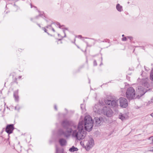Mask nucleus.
I'll return each instance as SVG.
<instances>
[{"label": "nucleus", "mask_w": 153, "mask_h": 153, "mask_svg": "<svg viewBox=\"0 0 153 153\" xmlns=\"http://www.w3.org/2000/svg\"><path fill=\"white\" fill-rule=\"evenodd\" d=\"M61 125L66 130L65 131L62 129H59L58 131L59 136L63 135L64 137L68 138L72 133V137L80 140L83 139L86 135V132L84 128L82 121H80L77 126L72 121L64 120L62 121Z\"/></svg>", "instance_id": "f257e3e1"}, {"label": "nucleus", "mask_w": 153, "mask_h": 153, "mask_svg": "<svg viewBox=\"0 0 153 153\" xmlns=\"http://www.w3.org/2000/svg\"><path fill=\"white\" fill-rule=\"evenodd\" d=\"M105 120L104 118L101 117H94V120H93L90 116H86L85 117L84 121L83 122L85 130L88 131H91L93 126L94 121L96 126H99L100 125L101 123L102 122L105 121Z\"/></svg>", "instance_id": "f03ea898"}, {"label": "nucleus", "mask_w": 153, "mask_h": 153, "mask_svg": "<svg viewBox=\"0 0 153 153\" xmlns=\"http://www.w3.org/2000/svg\"><path fill=\"white\" fill-rule=\"evenodd\" d=\"M148 78H145L141 79L140 82V84L142 86H138L137 90V93L136 94L137 97H140L143 96L147 91L146 89L143 86L146 88L148 87L149 84L148 83Z\"/></svg>", "instance_id": "7ed1b4c3"}, {"label": "nucleus", "mask_w": 153, "mask_h": 153, "mask_svg": "<svg viewBox=\"0 0 153 153\" xmlns=\"http://www.w3.org/2000/svg\"><path fill=\"white\" fill-rule=\"evenodd\" d=\"M135 94V90L132 87H130L127 89L126 95L128 100H131L136 98Z\"/></svg>", "instance_id": "20e7f679"}, {"label": "nucleus", "mask_w": 153, "mask_h": 153, "mask_svg": "<svg viewBox=\"0 0 153 153\" xmlns=\"http://www.w3.org/2000/svg\"><path fill=\"white\" fill-rule=\"evenodd\" d=\"M101 112L108 117H111L113 114L112 110L109 107L105 106L101 110Z\"/></svg>", "instance_id": "39448f33"}, {"label": "nucleus", "mask_w": 153, "mask_h": 153, "mask_svg": "<svg viewBox=\"0 0 153 153\" xmlns=\"http://www.w3.org/2000/svg\"><path fill=\"white\" fill-rule=\"evenodd\" d=\"M105 102L107 105H110L112 107L117 109L118 107V100H105Z\"/></svg>", "instance_id": "423d86ee"}, {"label": "nucleus", "mask_w": 153, "mask_h": 153, "mask_svg": "<svg viewBox=\"0 0 153 153\" xmlns=\"http://www.w3.org/2000/svg\"><path fill=\"white\" fill-rule=\"evenodd\" d=\"M119 101L120 106L123 108H126L128 106V103L127 100L123 97L119 99Z\"/></svg>", "instance_id": "0eeeda50"}, {"label": "nucleus", "mask_w": 153, "mask_h": 153, "mask_svg": "<svg viewBox=\"0 0 153 153\" xmlns=\"http://www.w3.org/2000/svg\"><path fill=\"white\" fill-rule=\"evenodd\" d=\"M14 128V125L13 124H10L7 125L5 128V131L8 134V136L10 134L13 133Z\"/></svg>", "instance_id": "6e6552de"}, {"label": "nucleus", "mask_w": 153, "mask_h": 153, "mask_svg": "<svg viewBox=\"0 0 153 153\" xmlns=\"http://www.w3.org/2000/svg\"><path fill=\"white\" fill-rule=\"evenodd\" d=\"M59 143L61 146H63L66 145L67 141L65 139L62 138L59 139Z\"/></svg>", "instance_id": "1a4fd4ad"}, {"label": "nucleus", "mask_w": 153, "mask_h": 153, "mask_svg": "<svg viewBox=\"0 0 153 153\" xmlns=\"http://www.w3.org/2000/svg\"><path fill=\"white\" fill-rule=\"evenodd\" d=\"M18 90L14 91L13 93V97L15 98V100L18 101L19 100V96L18 95Z\"/></svg>", "instance_id": "9d476101"}, {"label": "nucleus", "mask_w": 153, "mask_h": 153, "mask_svg": "<svg viewBox=\"0 0 153 153\" xmlns=\"http://www.w3.org/2000/svg\"><path fill=\"white\" fill-rule=\"evenodd\" d=\"M116 9L119 12H121L123 10L122 6L120 5L119 4H117L116 6Z\"/></svg>", "instance_id": "9b49d317"}, {"label": "nucleus", "mask_w": 153, "mask_h": 153, "mask_svg": "<svg viewBox=\"0 0 153 153\" xmlns=\"http://www.w3.org/2000/svg\"><path fill=\"white\" fill-rule=\"evenodd\" d=\"M78 150V149L76 147H75L74 146H73L72 147L69 149V151L71 152H74V151H76Z\"/></svg>", "instance_id": "f8f14e48"}, {"label": "nucleus", "mask_w": 153, "mask_h": 153, "mask_svg": "<svg viewBox=\"0 0 153 153\" xmlns=\"http://www.w3.org/2000/svg\"><path fill=\"white\" fill-rule=\"evenodd\" d=\"M89 143V145L88 146V147H91L92 146H93V145H94V140L93 139H92L91 140H90L88 141Z\"/></svg>", "instance_id": "ddd939ff"}, {"label": "nucleus", "mask_w": 153, "mask_h": 153, "mask_svg": "<svg viewBox=\"0 0 153 153\" xmlns=\"http://www.w3.org/2000/svg\"><path fill=\"white\" fill-rule=\"evenodd\" d=\"M119 118L121 119L123 121L124 120L126 119L125 115L124 114H121L119 115Z\"/></svg>", "instance_id": "4468645a"}, {"label": "nucleus", "mask_w": 153, "mask_h": 153, "mask_svg": "<svg viewBox=\"0 0 153 153\" xmlns=\"http://www.w3.org/2000/svg\"><path fill=\"white\" fill-rule=\"evenodd\" d=\"M148 139L150 141V144H153V136L150 137Z\"/></svg>", "instance_id": "2eb2a0df"}, {"label": "nucleus", "mask_w": 153, "mask_h": 153, "mask_svg": "<svg viewBox=\"0 0 153 153\" xmlns=\"http://www.w3.org/2000/svg\"><path fill=\"white\" fill-rule=\"evenodd\" d=\"M150 79L153 80V71H152L150 74Z\"/></svg>", "instance_id": "dca6fc26"}, {"label": "nucleus", "mask_w": 153, "mask_h": 153, "mask_svg": "<svg viewBox=\"0 0 153 153\" xmlns=\"http://www.w3.org/2000/svg\"><path fill=\"white\" fill-rule=\"evenodd\" d=\"M153 103V97L152 98L150 101L148 102V103L150 104Z\"/></svg>", "instance_id": "f3484780"}, {"label": "nucleus", "mask_w": 153, "mask_h": 153, "mask_svg": "<svg viewBox=\"0 0 153 153\" xmlns=\"http://www.w3.org/2000/svg\"><path fill=\"white\" fill-rule=\"evenodd\" d=\"M56 24L57 25H59V28H61V27L62 26H63V25H62V26L61 25H60V23H59V22H56Z\"/></svg>", "instance_id": "a211bd4d"}, {"label": "nucleus", "mask_w": 153, "mask_h": 153, "mask_svg": "<svg viewBox=\"0 0 153 153\" xmlns=\"http://www.w3.org/2000/svg\"><path fill=\"white\" fill-rule=\"evenodd\" d=\"M42 29L45 32L47 33L48 34H49V33L48 32H47V30L45 29V27H43L42 28Z\"/></svg>", "instance_id": "6ab92c4d"}, {"label": "nucleus", "mask_w": 153, "mask_h": 153, "mask_svg": "<svg viewBox=\"0 0 153 153\" xmlns=\"http://www.w3.org/2000/svg\"><path fill=\"white\" fill-rule=\"evenodd\" d=\"M94 66H97V62L95 60H94Z\"/></svg>", "instance_id": "aec40b11"}, {"label": "nucleus", "mask_w": 153, "mask_h": 153, "mask_svg": "<svg viewBox=\"0 0 153 153\" xmlns=\"http://www.w3.org/2000/svg\"><path fill=\"white\" fill-rule=\"evenodd\" d=\"M127 40V38L126 37H123L122 38V40L123 41H126Z\"/></svg>", "instance_id": "412c9836"}, {"label": "nucleus", "mask_w": 153, "mask_h": 153, "mask_svg": "<svg viewBox=\"0 0 153 153\" xmlns=\"http://www.w3.org/2000/svg\"><path fill=\"white\" fill-rule=\"evenodd\" d=\"M53 23H52L51 24H52ZM49 27H52V24H51V25H49L47 26L46 27V28H48Z\"/></svg>", "instance_id": "4be33fe9"}, {"label": "nucleus", "mask_w": 153, "mask_h": 153, "mask_svg": "<svg viewBox=\"0 0 153 153\" xmlns=\"http://www.w3.org/2000/svg\"><path fill=\"white\" fill-rule=\"evenodd\" d=\"M127 38L128 39H130V40H132L133 39L132 37L131 36H128Z\"/></svg>", "instance_id": "5701e85b"}, {"label": "nucleus", "mask_w": 153, "mask_h": 153, "mask_svg": "<svg viewBox=\"0 0 153 153\" xmlns=\"http://www.w3.org/2000/svg\"><path fill=\"white\" fill-rule=\"evenodd\" d=\"M42 15H41V14H39L38 16H36L35 17V18L36 19H38L39 16H41Z\"/></svg>", "instance_id": "b1692460"}, {"label": "nucleus", "mask_w": 153, "mask_h": 153, "mask_svg": "<svg viewBox=\"0 0 153 153\" xmlns=\"http://www.w3.org/2000/svg\"><path fill=\"white\" fill-rule=\"evenodd\" d=\"M149 151L153 152V147H151L150 148V149L149 150Z\"/></svg>", "instance_id": "393cba45"}, {"label": "nucleus", "mask_w": 153, "mask_h": 153, "mask_svg": "<svg viewBox=\"0 0 153 153\" xmlns=\"http://www.w3.org/2000/svg\"><path fill=\"white\" fill-rule=\"evenodd\" d=\"M63 32H64V33L65 34V36H64V37H65L66 36V34H65V30L64 29L63 30Z\"/></svg>", "instance_id": "a878e982"}, {"label": "nucleus", "mask_w": 153, "mask_h": 153, "mask_svg": "<svg viewBox=\"0 0 153 153\" xmlns=\"http://www.w3.org/2000/svg\"><path fill=\"white\" fill-rule=\"evenodd\" d=\"M54 108L56 110H57V107H56V105H54Z\"/></svg>", "instance_id": "bb28decb"}, {"label": "nucleus", "mask_w": 153, "mask_h": 153, "mask_svg": "<svg viewBox=\"0 0 153 153\" xmlns=\"http://www.w3.org/2000/svg\"><path fill=\"white\" fill-rule=\"evenodd\" d=\"M51 28H52V31H53L54 32H55V30L54 29V28H53L52 27H51Z\"/></svg>", "instance_id": "cd10ccee"}, {"label": "nucleus", "mask_w": 153, "mask_h": 153, "mask_svg": "<svg viewBox=\"0 0 153 153\" xmlns=\"http://www.w3.org/2000/svg\"><path fill=\"white\" fill-rule=\"evenodd\" d=\"M84 105L83 104H81V108H82V105Z\"/></svg>", "instance_id": "c85d7f7f"}, {"label": "nucleus", "mask_w": 153, "mask_h": 153, "mask_svg": "<svg viewBox=\"0 0 153 153\" xmlns=\"http://www.w3.org/2000/svg\"><path fill=\"white\" fill-rule=\"evenodd\" d=\"M79 36V37H80V38H81L82 37L81 35H79V36Z\"/></svg>", "instance_id": "c756f323"}, {"label": "nucleus", "mask_w": 153, "mask_h": 153, "mask_svg": "<svg viewBox=\"0 0 153 153\" xmlns=\"http://www.w3.org/2000/svg\"><path fill=\"white\" fill-rule=\"evenodd\" d=\"M151 115L152 117H153V113H152L151 114Z\"/></svg>", "instance_id": "7c9ffc66"}, {"label": "nucleus", "mask_w": 153, "mask_h": 153, "mask_svg": "<svg viewBox=\"0 0 153 153\" xmlns=\"http://www.w3.org/2000/svg\"><path fill=\"white\" fill-rule=\"evenodd\" d=\"M37 25H38V26L39 27H41V26H40V25L39 24H37Z\"/></svg>", "instance_id": "2f4dec72"}, {"label": "nucleus", "mask_w": 153, "mask_h": 153, "mask_svg": "<svg viewBox=\"0 0 153 153\" xmlns=\"http://www.w3.org/2000/svg\"><path fill=\"white\" fill-rule=\"evenodd\" d=\"M21 77H22V76H19V79H20V78H21Z\"/></svg>", "instance_id": "473e14b6"}, {"label": "nucleus", "mask_w": 153, "mask_h": 153, "mask_svg": "<svg viewBox=\"0 0 153 153\" xmlns=\"http://www.w3.org/2000/svg\"><path fill=\"white\" fill-rule=\"evenodd\" d=\"M57 149H56V153H61L60 152L57 153Z\"/></svg>", "instance_id": "72a5a7b5"}, {"label": "nucleus", "mask_w": 153, "mask_h": 153, "mask_svg": "<svg viewBox=\"0 0 153 153\" xmlns=\"http://www.w3.org/2000/svg\"><path fill=\"white\" fill-rule=\"evenodd\" d=\"M30 6H31V8H32V4H30Z\"/></svg>", "instance_id": "f704fd0d"}, {"label": "nucleus", "mask_w": 153, "mask_h": 153, "mask_svg": "<svg viewBox=\"0 0 153 153\" xmlns=\"http://www.w3.org/2000/svg\"><path fill=\"white\" fill-rule=\"evenodd\" d=\"M30 20H31V21H32V20H33V18H31L30 19Z\"/></svg>", "instance_id": "c9c22d12"}, {"label": "nucleus", "mask_w": 153, "mask_h": 153, "mask_svg": "<svg viewBox=\"0 0 153 153\" xmlns=\"http://www.w3.org/2000/svg\"><path fill=\"white\" fill-rule=\"evenodd\" d=\"M124 36V34H123V35H122V36L123 37Z\"/></svg>", "instance_id": "e433bc0d"}, {"label": "nucleus", "mask_w": 153, "mask_h": 153, "mask_svg": "<svg viewBox=\"0 0 153 153\" xmlns=\"http://www.w3.org/2000/svg\"><path fill=\"white\" fill-rule=\"evenodd\" d=\"M15 109H16V106L15 107Z\"/></svg>", "instance_id": "4c0bfd02"}, {"label": "nucleus", "mask_w": 153, "mask_h": 153, "mask_svg": "<svg viewBox=\"0 0 153 153\" xmlns=\"http://www.w3.org/2000/svg\"><path fill=\"white\" fill-rule=\"evenodd\" d=\"M34 7L36 8V7H35V6H34Z\"/></svg>", "instance_id": "58836bf2"}, {"label": "nucleus", "mask_w": 153, "mask_h": 153, "mask_svg": "<svg viewBox=\"0 0 153 153\" xmlns=\"http://www.w3.org/2000/svg\"><path fill=\"white\" fill-rule=\"evenodd\" d=\"M90 83V80H89V83Z\"/></svg>", "instance_id": "ea45409f"}, {"label": "nucleus", "mask_w": 153, "mask_h": 153, "mask_svg": "<svg viewBox=\"0 0 153 153\" xmlns=\"http://www.w3.org/2000/svg\"><path fill=\"white\" fill-rule=\"evenodd\" d=\"M128 4L129 3V2H128Z\"/></svg>", "instance_id": "a19ab883"}, {"label": "nucleus", "mask_w": 153, "mask_h": 153, "mask_svg": "<svg viewBox=\"0 0 153 153\" xmlns=\"http://www.w3.org/2000/svg\"><path fill=\"white\" fill-rule=\"evenodd\" d=\"M77 47H78V48H79V47H78V46H77Z\"/></svg>", "instance_id": "79ce46f5"}]
</instances>
